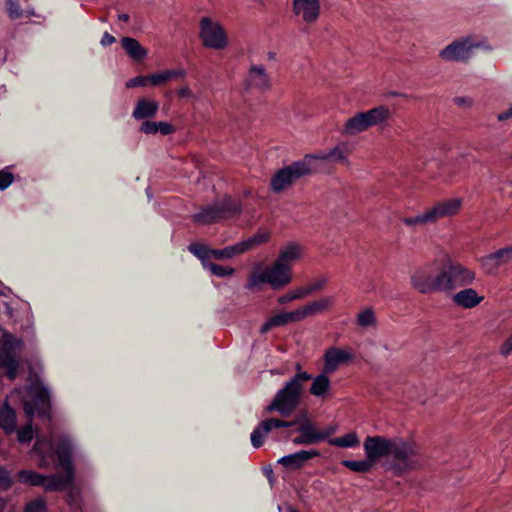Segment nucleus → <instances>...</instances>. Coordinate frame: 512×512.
I'll list each match as a JSON object with an SVG mask.
<instances>
[{
  "label": "nucleus",
  "mask_w": 512,
  "mask_h": 512,
  "mask_svg": "<svg viewBox=\"0 0 512 512\" xmlns=\"http://www.w3.org/2000/svg\"><path fill=\"white\" fill-rule=\"evenodd\" d=\"M474 280L475 273L466 267L460 264L445 266L434 260L416 268L411 274L410 284L421 294H452L455 289L468 286Z\"/></svg>",
  "instance_id": "1"
},
{
  "label": "nucleus",
  "mask_w": 512,
  "mask_h": 512,
  "mask_svg": "<svg viewBox=\"0 0 512 512\" xmlns=\"http://www.w3.org/2000/svg\"><path fill=\"white\" fill-rule=\"evenodd\" d=\"M33 450L40 456L38 466L47 468L49 458L57 454L59 466L64 470L63 474H53L46 476V491H62L72 485L74 481V467L71 461L72 444L68 437H62L54 451L53 441L46 438H37Z\"/></svg>",
  "instance_id": "2"
},
{
  "label": "nucleus",
  "mask_w": 512,
  "mask_h": 512,
  "mask_svg": "<svg viewBox=\"0 0 512 512\" xmlns=\"http://www.w3.org/2000/svg\"><path fill=\"white\" fill-rule=\"evenodd\" d=\"M310 379L311 375L309 373H300L298 376H293L276 392L271 403L266 407V412L276 411L283 417L290 416L302 399L304 384Z\"/></svg>",
  "instance_id": "3"
},
{
  "label": "nucleus",
  "mask_w": 512,
  "mask_h": 512,
  "mask_svg": "<svg viewBox=\"0 0 512 512\" xmlns=\"http://www.w3.org/2000/svg\"><path fill=\"white\" fill-rule=\"evenodd\" d=\"M417 454L418 448L414 442L400 437H391L386 458L389 470L396 475H402L416 468L418 465Z\"/></svg>",
  "instance_id": "4"
},
{
  "label": "nucleus",
  "mask_w": 512,
  "mask_h": 512,
  "mask_svg": "<svg viewBox=\"0 0 512 512\" xmlns=\"http://www.w3.org/2000/svg\"><path fill=\"white\" fill-rule=\"evenodd\" d=\"M417 454L418 448L414 442L400 437H391L386 458L389 470L396 475H402L416 468L418 465Z\"/></svg>",
  "instance_id": "5"
},
{
  "label": "nucleus",
  "mask_w": 512,
  "mask_h": 512,
  "mask_svg": "<svg viewBox=\"0 0 512 512\" xmlns=\"http://www.w3.org/2000/svg\"><path fill=\"white\" fill-rule=\"evenodd\" d=\"M292 280V274L276 260L266 268L256 267L248 278L247 288L258 287L264 283L271 285L275 290L288 285Z\"/></svg>",
  "instance_id": "6"
},
{
  "label": "nucleus",
  "mask_w": 512,
  "mask_h": 512,
  "mask_svg": "<svg viewBox=\"0 0 512 512\" xmlns=\"http://www.w3.org/2000/svg\"><path fill=\"white\" fill-rule=\"evenodd\" d=\"M22 347L23 341L21 339L8 332L3 333L0 340V367L6 369V375L10 380H14L17 376Z\"/></svg>",
  "instance_id": "7"
},
{
  "label": "nucleus",
  "mask_w": 512,
  "mask_h": 512,
  "mask_svg": "<svg viewBox=\"0 0 512 512\" xmlns=\"http://www.w3.org/2000/svg\"><path fill=\"white\" fill-rule=\"evenodd\" d=\"M390 110L385 106H378L365 112L357 113L349 118L344 125V132L356 135L368 130L370 127L382 124L389 119Z\"/></svg>",
  "instance_id": "8"
},
{
  "label": "nucleus",
  "mask_w": 512,
  "mask_h": 512,
  "mask_svg": "<svg viewBox=\"0 0 512 512\" xmlns=\"http://www.w3.org/2000/svg\"><path fill=\"white\" fill-rule=\"evenodd\" d=\"M241 212V205L230 197L223 201L204 208L201 212L193 215V220L197 224L207 225L236 215Z\"/></svg>",
  "instance_id": "9"
},
{
  "label": "nucleus",
  "mask_w": 512,
  "mask_h": 512,
  "mask_svg": "<svg viewBox=\"0 0 512 512\" xmlns=\"http://www.w3.org/2000/svg\"><path fill=\"white\" fill-rule=\"evenodd\" d=\"M199 36L206 48L222 50L228 46V37L223 26L209 17L200 20Z\"/></svg>",
  "instance_id": "10"
},
{
  "label": "nucleus",
  "mask_w": 512,
  "mask_h": 512,
  "mask_svg": "<svg viewBox=\"0 0 512 512\" xmlns=\"http://www.w3.org/2000/svg\"><path fill=\"white\" fill-rule=\"evenodd\" d=\"M308 161H297L278 170L271 179V188L280 193L289 188L299 178L309 174Z\"/></svg>",
  "instance_id": "11"
},
{
  "label": "nucleus",
  "mask_w": 512,
  "mask_h": 512,
  "mask_svg": "<svg viewBox=\"0 0 512 512\" xmlns=\"http://www.w3.org/2000/svg\"><path fill=\"white\" fill-rule=\"evenodd\" d=\"M28 392L29 396L32 398V402L25 400L23 402V408L29 420L31 421L35 413L47 415L50 409L48 390L44 387L34 385L29 388Z\"/></svg>",
  "instance_id": "12"
},
{
  "label": "nucleus",
  "mask_w": 512,
  "mask_h": 512,
  "mask_svg": "<svg viewBox=\"0 0 512 512\" xmlns=\"http://www.w3.org/2000/svg\"><path fill=\"white\" fill-rule=\"evenodd\" d=\"M478 47V43H474L471 38H466L452 42L440 51L439 56L446 61H466Z\"/></svg>",
  "instance_id": "13"
},
{
  "label": "nucleus",
  "mask_w": 512,
  "mask_h": 512,
  "mask_svg": "<svg viewBox=\"0 0 512 512\" xmlns=\"http://www.w3.org/2000/svg\"><path fill=\"white\" fill-rule=\"evenodd\" d=\"M391 438L376 435L367 436L363 442L365 456L376 465L381 459L387 458Z\"/></svg>",
  "instance_id": "14"
},
{
  "label": "nucleus",
  "mask_w": 512,
  "mask_h": 512,
  "mask_svg": "<svg viewBox=\"0 0 512 512\" xmlns=\"http://www.w3.org/2000/svg\"><path fill=\"white\" fill-rule=\"evenodd\" d=\"M512 262V245L501 248L480 258L481 267L487 274H495L500 267Z\"/></svg>",
  "instance_id": "15"
},
{
  "label": "nucleus",
  "mask_w": 512,
  "mask_h": 512,
  "mask_svg": "<svg viewBox=\"0 0 512 512\" xmlns=\"http://www.w3.org/2000/svg\"><path fill=\"white\" fill-rule=\"evenodd\" d=\"M298 431L300 435L292 440L293 443L296 445H310L325 440L335 432V429L318 430L312 423L307 422L301 425Z\"/></svg>",
  "instance_id": "16"
},
{
  "label": "nucleus",
  "mask_w": 512,
  "mask_h": 512,
  "mask_svg": "<svg viewBox=\"0 0 512 512\" xmlns=\"http://www.w3.org/2000/svg\"><path fill=\"white\" fill-rule=\"evenodd\" d=\"M292 10L296 17L306 24H312L320 16L319 0H293Z\"/></svg>",
  "instance_id": "17"
},
{
  "label": "nucleus",
  "mask_w": 512,
  "mask_h": 512,
  "mask_svg": "<svg viewBox=\"0 0 512 512\" xmlns=\"http://www.w3.org/2000/svg\"><path fill=\"white\" fill-rule=\"evenodd\" d=\"M353 358L349 349L330 347L323 355L324 365L323 371L327 374H333L338 370L341 364L351 361Z\"/></svg>",
  "instance_id": "18"
},
{
  "label": "nucleus",
  "mask_w": 512,
  "mask_h": 512,
  "mask_svg": "<svg viewBox=\"0 0 512 512\" xmlns=\"http://www.w3.org/2000/svg\"><path fill=\"white\" fill-rule=\"evenodd\" d=\"M246 85L249 88H254L260 91L270 88V78L263 65H252L250 67L246 79Z\"/></svg>",
  "instance_id": "19"
},
{
  "label": "nucleus",
  "mask_w": 512,
  "mask_h": 512,
  "mask_svg": "<svg viewBox=\"0 0 512 512\" xmlns=\"http://www.w3.org/2000/svg\"><path fill=\"white\" fill-rule=\"evenodd\" d=\"M462 206L461 198L447 199L436 203L430 208L433 218L438 221L440 218L453 216L458 213Z\"/></svg>",
  "instance_id": "20"
},
{
  "label": "nucleus",
  "mask_w": 512,
  "mask_h": 512,
  "mask_svg": "<svg viewBox=\"0 0 512 512\" xmlns=\"http://www.w3.org/2000/svg\"><path fill=\"white\" fill-rule=\"evenodd\" d=\"M319 455L320 454L317 450H301L296 453L283 456L278 460V463L286 468L298 469L301 468L306 461L318 457Z\"/></svg>",
  "instance_id": "21"
},
{
  "label": "nucleus",
  "mask_w": 512,
  "mask_h": 512,
  "mask_svg": "<svg viewBox=\"0 0 512 512\" xmlns=\"http://www.w3.org/2000/svg\"><path fill=\"white\" fill-rule=\"evenodd\" d=\"M159 103L152 99L140 98L137 100L132 116L136 120L149 119L156 116Z\"/></svg>",
  "instance_id": "22"
},
{
  "label": "nucleus",
  "mask_w": 512,
  "mask_h": 512,
  "mask_svg": "<svg viewBox=\"0 0 512 512\" xmlns=\"http://www.w3.org/2000/svg\"><path fill=\"white\" fill-rule=\"evenodd\" d=\"M452 299L457 306L470 309L477 306L484 298L479 296L475 289L466 288L455 293Z\"/></svg>",
  "instance_id": "23"
},
{
  "label": "nucleus",
  "mask_w": 512,
  "mask_h": 512,
  "mask_svg": "<svg viewBox=\"0 0 512 512\" xmlns=\"http://www.w3.org/2000/svg\"><path fill=\"white\" fill-rule=\"evenodd\" d=\"M299 322L296 310L287 312V313H281L272 316L269 318L260 328V332L262 334L267 333L269 330L275 327L284 326L288 323H294Z\"/></svg>",
  "instance_id": "24"
},
{
  "label": "nucleus",
  "mask_w": 512,
  "mask_h": 512,
  "mask_svg": "<svg viewBox=\"0 0 512 512\" xmlns=\"http://www.w3.org/2000/svg\"><path fill=\"white\" fill-rule=\"evenodd\" d=\"M301 256V248L298 245L291 244L284 247L276 259L283 267L287 268L292 274V265Z\"/></svg>",
  "instance_id": "25"
},
{
  "label": "nucleus",
  "mask_w": 512,
  "mask_h": 512,
  "mask_svg": "<svg viewBox=\"0 0 512 512\" xmlns=\"http://www.w3.org/2000/svg\"><path fill=\"white\" fill-rule=\"evenodd\" d=\"M328 375L329 374L323 371L316 377L311 376L310 380H312V384L309 389L311 395L316 397H323L330 390L331 383Z\"/></svg>",
  "instance_id": "26"
},
{
  "label": "nucleus",
  "mask_w": 512,
  "mask_h": 512,
  "mask_svg": "<svg viewBox=\"0 0 512 512\" xmlns=\"http://www.w3.org/2000/svg\"><path fill=\"white\" fill-rule=\"evenodd\" d=\"M356 324L359 328L364 330L375 329L377 327V317L374 309L372 307H366L358 312L356 315Z\"/></svg>",
  "instance_id": "27"
},
{
  "label": "nucleus",
  "mask_w": 512,
  "mask_h": 512,
  "mask_svg": "<svg viewBox=\"0 0 512 512\" xmlns=\"http://www.w3.org/2000/svg\"><path fill=\"white\" fill-rule=\"evenodd\" d=\"M121 43L122 47L131 58L142 60L146 57L147 51L141 46L138 40L131 37H123Z\"/></svg>",
  "instance_id": "28"
},
{
  "label": "nucleus",
  "mask_w": 512,
  "mask_h": 512,
  "mask_svg": "<svg viewBox=\"0 0 512 512\" xmlns=\"http://www.w3.org/2000/svg\"><path fill=\"white\" fill-rule=\"evenodd\" d=\"M16 478L22 484L45 487L46 476L32 470H21L17 473Z\"/></svg>",
  "instance_id": "29"
},
{
  "label": "nucleus",
  "mask_w": 512,
  "mask_h": 512,
  "mask_svg": "<svg viewBox=\"0 0 512 512\" xmlns=\"http://www.w3.org/2000/svg\"><path fill=\"white\" fill-rule=\"evenodd\" d=\"M0 426L7 432L12 433L16 429V414L8 405L0 408Z\"/></svg>",
  "instance_id": "30"
},
{
  "label": "nucleus",
  "mask_w": 512,
  "mask_h": 512,
  "mask_svg": "<svg viewBox=\"0 0 512 512\" xmlns=\"http://www.w3.org/2000/svg\"><path fill=\"white\" fill-rule=\"evenodd\" d=\"M328 443L341 448H355L359 446L360 439L356 432H349L343 436L329 439Z\"/></svg>",
  "instance_id": "31"
},
{
  "label": "nucleus",
  "mask_w": 512,
  "mask_h": 512,
  "mask_svg": "<svg viewBox=\"0 0 512 512\" xmlns=\"http://www.w3.org/2000/svg\"><path fill=\"white\" fill-rule=\"evenodd\" d=\"M244 245L241 244V242H238L232 246L225 247L223 249H212V252H210V255H212V258L215 259H231L235 257L236 255H239L241 253H244Z\"/></svg>",
  "instance_id": "32"
},
{
  "label": "nucleus",
  "mask_w": 512,
  "mask_h": 512,
  "mask_svg": "<svg viewBox=\"0 0 512 512\" xmlns=\"http://www.w3.org/2000/svg\"><path fill=\"white\" fill-rule=\"evenodd\" d=\"M401 221L403 224H405L406 226H409V227L424 226L427 224L435 223V220L433 218L430 208L417 216L404 217V218H402Z\"/></svg>",
  "instance_id": "33"
},
{
  "label": "nucleus",
  "mask_w": 512,
  "mask_h": 512,
  "mask_svg": "<svg viewBox=\"0 0 512 512\" xmlns=\"http://www.w3.org/2000/svg\"><path fill=\"white\" fill-rule=\"evenodd\" d=\"M341 464L351 471L358 473H367L375 466L367 456L362 460H343Z\"/></svg>",
  "instance_id": "34"
},
{
  "label": "nucleus",
  "mask_w": 512,
  "mask_h": 512,
  "mask_svg": "<svg viewBox=\"0 0 512 512\" xmlns=\"http://www.w3.org/2000/svg\"><path fill=\"white\" fill-rule=\"evenodd\" d=\"M271 431V428L267 422L264 420L259 423V425L253 430L251 433V443L255 448H259L263 445L265 436Z\"/></svg>",
  "instance_id": "35"
},
{
  "label": "nucleus",
  "mask_w": 512,
  "mask_h": 512,
  "mask_svg": "<svg viewBox=\"0 0 512 512\" xmlns=\"http://www.w3.org/2000/svg\"><path fill=\"white\" fill-rule=\"evenodd\" d=\"M348 155L349 149L346 144L337 145L336 147L329 151V156L331 160H333L334 162L343 163L346 166L350 164L348 160Z\"/></svg>",
  "instance_id": "36"
},
{
  "label": "nucleus",
  "mask_w": 512,
  "mask_h": 512,
  "mask_svg": "<svg viewBox=\"0 0 512 512\" xmlns=\"http://www.w3.org/2000/svg\"><path fill=\"white\" fill-rule=\"evenodd\" d=\"M204 268L220 278L229 277L235 273L234 268L230 266H223L212 262H204Z\"/></svg>",
  "instance_id": "37"
},
{
  "label": "nucleus",
  "mask_w": 512,
  "mask_h": 512,
  "mask_svg": "<svg viewBox=\"0 0 512 512\" xmlns=\"http://www.w3.org/2000/svg\"><path fill=\"white\" fill-rule=\"evenodd\" d=\"M297 317L299 322L308 318L313 317L317 314L322 313L314 301L307 303L296 309Z\"/></svg>",
  "instance_id": "38"
},
{
  "label": "nucleus",
  "mask_w": 512,
  "mask_h": 512,
  "mask_svg": "<svg viewBox=\"0 0 512 512\" xmlns=\"http://www.w3.org/2000/svg\"><path fill=\"white\" fill-rule=\"evenodd\" d=\"M189 251L194 254L196 257H198L202 264L204 265V262H208V259L212 258V255H210V252H212V249L206 247L203 244L199 243H192L188 247Z\"/></svg>",
  "instance_id": "39"
},
{
  "label": "nucleus",
  "mask_w": 512,
  "mask_h": 512,
  "mask_svg": "<svg viewBox=\"0 0 512 512\" xmlns=\"http://www.w3.org/2000/svg\"><path fill=\"white\" fill-rule=\"evenodd\" d=\"M269 238L270 234L268 232H259L247 240L241 241V244L244 245V252L252 249L257 245L267 242Z\"/></svg>",
  "instance_id": "40"
},
{
  "label": "nucleus",
  "mask_w": 512,
  "mask_h": 512,
  "mask_svg": "<svg viewBox=\"0 0 512 512\" xmlns=\"http://www.w3.org/2000/svg\"><path fill=\"white\" fill-rule=\"evenodd\" d=\"M329 281V278L327 276H320L315 278L308 286L303 287L305 292H307V296L311 295L313 293L319 292L323 290L327 283Z\"/></svg>",
  "instance_id": "41"
},
{
  "label": "nucleus",
  "mask_w": 512,
  "mask_h": 512,
  "mask_svg": "<svg viewBox=\"0 0 512 512\" xmlns=\"http://www.w3.org/2000/svg\"><path fill=\"white\" fill-rule=\"evenodd\" d=\"M307 297V292H305L303 287H298L289 293L282 295L278 298V302L280 304H285L287 302H291L293 300L303 299Z\"/></svg>",
  "instance_id": "42"
},
{
  "label": "nucleus",
  "mask_w": 512,
  "mask_h": 512,
  "mask_svg": "<svg viewBox=\"0 0 512 512\" xmlns=\"http://www.w3.org/2000/svg\"><path fill=\"white\" fill-rule=\"evenodd\" d=\"M307 159H309L308 168H309V174H311L317 168L316 164H315V162L317 160L327 161V160H330V156H329V152L328 153L320 152V153H316V154L306 155L301 161H306Z\"/></svg>",
  "instance_id": "43"
},
{
  "label": "nucleus",
  "mask_w": 512,
  "mask_h": 512,
  "mask_svg": "<svg viewBox=\"0 0 512 512\" xmlns=\"http://www.w3.org/2000/svg\"><path fill=\"white\" fill-rule=\"evenodd\" d=\"M45 509L46 501L43 498H36L26 504L24 512H44Z\"/></svg>",
  "instance_id": "44"
},
{
  "label": "nucleus",
  "mask_w": 512,
  "mask_h": 512,
  "mask_svg": "<svg viewBox=\"0 0 512 512\" xmlns=\"http://www.w3.org/2000/svg\"><path fill=\"white\" fill-rule=\"evenodd\" d=\"M168 75L169 74H167L166 70L148 75L149 84L152 86H159V85L165 84L166 82L169 81Z\"/></svg>",
  "instance_id": "45"
},
{
  "label": "nucleus",
  "mask_w": 512,
  "mask_h": 512,
  "mask_svg": "<svg viewBox=\"0 0 512 512\" xmlns=\"http://www.w3.org/2000/svg\"><path fill=\"white\" fill-rule=\"evenodd\" d=\"M7 12L11 19H18L22 16V10L17 0H7Z\"/></svg>",
  "instance_id": "46"
},
{
  "label": "nucleus",
  "mask_w": 512,
  "mask_h": 512,
  "mask_svg": "<svg viewBox=\"0 0 512 512\" xmlns=\"http://www.w3.org/2000/svg\"><path fill=\"white\" fill-rule=\"evenodd\" d=\"M314 302L316 303L320 311L323 313L332 308L335 302V298L333 296H324L319 298L318 300H315Z\"/></svg>",
  "instance_id": "47"
},
{
  "label": "nucleus",
  "mask_w": 512,
  "mask_h": 512,
  "mask_svg": "<svg viewBox=\"0 0 512 512\" xmlns=\"http://www.w3.org/2000/svg\"><path fill=\"white\" fill-rule=\"evenodd\" d=\"M17 438L20 442H28L33 438V429L31 424L21 428L17 432Z\"/></svg>",
  "instance_id": "48"
},
{
  "label": "nucleus",
  "mask_w": 512,
  "mask_h": 512,
  "mask_svg": "<svg viewBox=\"0 0 512 512\" xmlns=\"http://www.w3.org/2000/svg\"><path fill=\"white\" fill-rule=\"evenodd\" d=\"M139 131L144 134H147V135L157 134L158 133L157 122L146 120L141 124Z\"/></svg>",
  "instance_id": "49"
},
{
  "label": "nucleus",
  "mask_w": 512,
  "mask_h": 512,
  "mask_svg": "<svg viewBox=\"0 0 512 512\" xmlns=\"http://www.w3.org/2000/svg\"><path fill=\"white\" fill-rule=\"evenodd\" d=\"M14 180V176L11 172L7 170L0 171V190L6 189L8 186L12 184Z\"/></svg>",
  "instance_id": "50"
},
{
  "label": "nucleus",
  "mask_w": 512,
  "mask_h": 512,
  "mask_svg": "<svg viewBox=\"0 0 512 512\" xmlns=\"http://www.w3.org/2000/svg\"><path fill=\"white\" fill-rule=\"evenodd\" d=\"M149 83V77L148 76H137L134 78H131L127 81L126 87L127 88H134V87H143L146 86Z\"/></svg>",
  "instance_id": "51"
},
{
  "label": "nucleus",
  "mask_w": 512,
  "mask_h": 512,
  "mask_svg": "<svg viewBox=\"0 0 512 512\" xmlns=\"http://www.w3.org/2000/svg\"><path fill=\"white\" fill-rule=\"evenodd\" d=\"M12 485V479L8 471L0 467V489L7 490Z\"/></svg>",
  "instance_id": "52"
},
{
  "label": "nucleus",
  "mask_w": 512,
  "mask_h": 512,
  "mask_svg": "<svg viewBox=\"0 0 512 512\" xmlns=\"http://www.w3.org/2000/svg\"><path fill=\"white\" fill-rule=\"evenodd\" d=\"M267 422H268L271 430L274 428L291 427L295 423L293 421H283V420L276 419V418L267 419Z\"/></svg>",
  "instance_id": "53"
},
{
  "label": "nucleus",
  "mask_w": 512,
  "mask_h": 512,
  "mask_svg": "<svg viewBox=\"0 0 512 512\" xmlns=\"http://www.w3.org/2000/svg\"><path fill=\"white\" fill-rule=\"evenodd\" d=\"M499 353L503 356L512 354V334L504 340L499 348Z\"/></svg>",
  "instance_id": "54"
},
{
  "label": "nucleus",
  "mask_w": 512,
  "mask_h": 512,
  "mask_svg": "<svg viewBox=\"0 0 512 512\" xmlns=\"http://www.w3.org/2000/svg\"><path fill=\"white\" fill-rule=\"evenodd\" d=\"M157 128H158V133H160L162 135H169V134L174 133V131H175V128L171 124H169L167 122H163V121L157 122Z\"/></svg>",
  "instance_id": "55"
},
{
  "label": "nucleus",
  "mask_w": 512,
  "mask_h": 512,
  "mask_svg": "<svg viewBox=\"0 0 512 512\" xmlns=\"http://www.w3.org/2000/svg\"><path fill=\"white\" fill-rule=\"evenodd\" d=\"M166 71H167V74H169L168 75L169 80L176 79V78L183 79L187 75L186 71L184 69H182V68L181 69H176V70H166Z\"/></svg>",
  "instance_id": "56"
},
{
  "label": "nucleus",
  "mask_w": 512,
  "mask_h": 512,
  "mask_svg": "<svg viewBox=\"0 0 512 512\" xmlns=\"http://www.w3.org/2000/svg\"><path fill=\"white\" fill-rule=\"evenodd\" d=\"M116 42V38L110 35L108 32H105L100 41L101 45L108 46Z\"/></svg>",
  "instance_id": "57"
},
{
  "label": "nucleus",
  "mask_w": 512,
  "mask_h": 512,
  "mask_svg": "<svg viewBox=\"0 0 512 512\" xmlns=\"http://www.w3.org/2000/svg\"><path fill=\"white\" fill-rule=\"evenodd\" d=\"M510 118H512V106L509 109H507L497 115V119L499 121H506Z\"/></svg>",
  "instance_id": "58"
},
{
  "label": "nucleus",
  "mask_w": 512,
  "mask_h": 512,
  "mask_svg": "<svg viewBox=\"0 0 512 512\" xmlns=\"http://www.w3.org/2000/svg\"><path fill=\"white\" fill-rule=\"evenodd\" d=\"M178 96L181 97V98L191 97L192 96V91H191V89L187 85L182 86L178 90Z\"/></svg>",
  "instance_id": "59"
},
{
  "label": "nucleus",
  "mask_w": 512,
  "mask_h": 512,
  "mask_svg": "<svg viewBox=\"0 0 512 512\" xmlns=\"http://www.w3.org/2000/svg\"><path fill=\"white\" fill-rule=\"evenodd\" d=\"M455 103H456L458 106H466V107H470V106H471V104H472V101H471V99H469V98L458 97V98H455Z\"/></svg>",
  "instance_id": "60"
},
{
  "label": "nucleus",
  "mask_w": 512,
  "mask_h": 512,
  "mask_svg": "<svg viewBox=\"0 0 512 512\" xmlns=\"http://www.w3.org/2000/svg\"><path fill=\"white\" fill-rule=\"evenodd\" d=\"M118 20L119 21H123V22H128L129 21V15L126 14V13L119 14L118 15Z\"/></svg>",
  "instance_id": "61"
},
{
  "label": "nucleus",
  "mask_w": 512,
  "mask_h": 512,
  "mask_svg": "<svg viewBox=\"0 0 512 512\" xmlns=\"http://www.w3.org/2000/svg\"><path fill=\"white\" fill-rule=\"evenodd\" d=\"M295 370H296V374L294 376H298L300 373H307L306 371L302 370L300 363H296Z\"/></svg>",
  "instance_id": "62"
},
{
  "label": "nucleus",
  "mask_w": 512,
  "mask_h": 512,
  "mask_svg": "<svg viewBox=\"0 0 512 512\" xmlns=\"http://www.w3.org/2000/svg\"><path fill=\"white\" fill-rule=\"evenodd\" d=\"M289 512H298V511L293 508H289Z\"/></svg>",
  "instance_id": "63"
},
{
  "label": "nucleus",
  "mask_w": 512,
  "mask_h": 512,
  "mask_svg": "<svg viewBox=\"0 0 512 512\" xmlns=\"http://www.w3.org/2000/svg\"><path fill=\"white\" fill-rule=\"evenodd\" d=\"M271 373H272V374H278L279 372H278V371H276V370H272V371H271Z\"/></svg>",
  "instance_id": "64"
}]
</instances>
